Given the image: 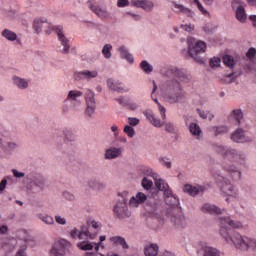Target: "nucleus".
Listing matches in <instances>:
<instances>
[{"instance_id": "nucleus-1", "label": "nucleus", "mask_w": 256, "mask_h": 256, "mask_svg": "<svg viewBox=\"0 0 256 256\" xmlns=\"http://www.w3.org/2000/svg\"><path fill=\"white\" fill-rule=\"evenodd\" d=\"M160 73L163 77L168 78L164 83V89L166 91L164 96L165 101L170 103V105L185 103L187 92L181 87V83L187 84L191 81V75L187 70L173 65H167L160 70Z\"/></svg>"}, {"instance_id": "nucleus-2", "label": "nucleus", "mask_w": 256, "mask_h": 256, "mask_svg": "<svg viewBox=\"0 0 256 256\" xmlns=\"http://www.w3.org/2000/svg\"><path fill=\"white\" fill-rule=\"evenodd\" d=\"M81 97H83V92L81 90H70L64 100V104L62 105V113L64 115H68V113H77L79 111V107L83 104L81 101Z\"/></svg>"}, {"instance_id": "nucleus-3", "label": "nucleus", "mask_w": 256, "mask_h": 256, "mask_svg": "<svg viewBox=\"0 0 256 256\" xmlns=\"http://www.w3.org/2000/svg\"><path fill=\"white\" fill-rule=\"evenodd\" d=\"M229 245H234L240 251H256V239L249 236H242L239 232H233L231 240H225Z\"/></svg>"}, {"instance_id": "nucleus-4", "label": "nucleus", "mask_w": 256, "mask_h": 256, "mask_svg": "<svg viewBox=\"0 0 256 256\" xmlns=\"http://www.w3.org/2000/svg\"><path fill=\"white\" fill-rule=\"evenodd\" d=\"M215 151L222 157H232L233 161L241 167H247V153L232 148L231 146L216 145Z\"/></svg>"}, {"instance_id": "nucleus-5", "label": "nucleus", "mask_w": 256, "mask_h": 256, "mask_svg": "<svg viewBox=\"0 0 256 256\" xmlns=\"http://www.w3.org/2000/svg\"><path fill=\"white\" fill-rule=\"evenodd\" d=\"M26 179L29 181L26 187L28 195H37L49 187L47 178L41 174L31 173L27 175Z\"/></svg>"}, {"instance_id": "nucleus-6", "label": "nucleus", "mask_w": 256, "mask_h": 256, "mask_svg": "<svg viewBox=\"0 0 256 256\" xmlns=\"http://www.w3.org/2000/svg\"><path fill=\"white\" fill-rule=\"evenodd\" d=\"M211 173L214 179H216V183L219 185L221 193L228 197H234L235 199L239 197V190H237V188L233 185V183H231L229 179L221 175V171L213 169Z\"/></svg>"}, {"instance_id": "nucleus-7", "label": "nucleus", "mask_w": 256, "mask_h": 256, "mask_svg": "<svg viewBox=\"0 0 256 256\" xmlns=\"http://www.w3.org/2000/svg\"><path fill=\"white\" fill-rule=\"evenodd\" d=\"M219 227V233L224 241H231V237H233V234L231 235V232L229 230L243 229V223H241V221L231 219L230 216L220 217Z\"/></svg>"}, {"instance_id": "nucleus-8", "label": "nucleus", "mask_w": 256, "mask_h": 256, "mask_svg": "<svg viewBox=\"0 0 256 256\" xmlns=\"http://www.w3.org/2000/svg\"><path fill=\"white\" fill-rule=\"evenodd\" d=\"M187 45H188V55L196 61V63L203 64L205 61L203 60V53H205L207 49V44H205L204 41L201 40H195V38L190 37L187 39Z\"/></svg>"}, {"instance_id": "nucleus-9", "label": "nucleus", "mask_w": 256, "mask_h": 256, "mask_svg": "<svg viewBox=\"0 0 256 256\" xmlns=\"http://www.w3.org/2000/svg\"><path fill=\"white\" fill-rule=\"evenodd\" d=\"M84 99L86 104L84 115L91 119L95 117V114L97 113V100L95 99V92L91 89H86Z\"/></svg>"}, {"instance_id": "nucleus-10", "label": "nucleus", "mask_w": 256, "mask_h": 256, "mask_svg": "<svg viewBox=\"0 0 256 256\" xmlns=\"http://www.w3.org/2000/svg\"><path fill=\"white\" fill-rule=\"evenodd\" d=\"M143 115L151 123V125H153V127L159 128L165 125V131H167V133H175V124H173V122L165 123V121H161V119L155 117L153 110H146L143 112Z\"/></svg>"}, {"instance_id": "nucleus-11", "label": "nucleus", "mask_w": 256, "mask_h": 256, "mask_svg": "<svg viewBox=\"0 0 256 256\" xmlns=\"http://www.w3.org/2000/svg\"><path fill=\"white\" fill-rule=\"evenodd\" d=\"M222 171L227 173L228 177H231L232 181H241L243 177V171L229 160H224L222 162Z\"/></svg>"}, {"instance_id": "nucleus-12", "label": "nucleus", "mask_w": 256, "mask_h": 256, "mask_svg": "<svg viewBox=\"0 0 256 256\" xmlns=\"http://www.w3.org/2000/svg\"><path fill=\"white\" fill-rule=\"evenodd\" d=\"M70 236L72 237V239H86V240H93L95 239V237H97V232H91L89 230V226L88 225H82L80 227V230L77 228H73L70 231Z\"/></svg>"}, {"instance_id": "nucleus-13", "label": "nucleus", "mask_w": 256, "mask_h": 256, "mask_svg": "<svg viewBox=\"0 0 256 256\" xmlns=\"http://www.w3.org/2000/svg\"><path fill=\"white\" fill-rule=\"evenodd\" d=\"M114 215L118 219H125V217H131V212L127 206V198L121 197L118 199L116 204L113 207Z\"/></svg>"}, {"instance_id": "nucleus-14", "label": "nucleus", "mask_w": 256, "mask_h": 256, "mask_svg": "<svg viewBox=\"0 0 256 256\" xmlns=\"http://www.w3.org/2000/svg\"><path fill=\"white\" fill-rule=\"evenodd\" d=\"M87 5L89 9L99 17L102 21H107L111 18V12L107 10V7L101 6L93 1H88Z\"/></svg>"}, {"instance_id": "nucleus-15", "label": "nucleus", "mask_w": 256, "mask_h": 256, "mask_svg": "<svg viewBox=\"0 0 256 256\" xmlns=\"http://www.w3.org/2000/svg\"><path fill=\"white\" fill-rule=\"evenodd\" d=\"M105 239H107V237H105V235H102L99 237V242L83 240V241L77 243V247H78V249H80V251H93V249H94L95 252L98 253L99 246H101V243H103V241H105Z\"/></svg>"}, {"instance_id": "nucleus-16", "label": "nucleus", "mask_w": 256, "mask_h": 256, "mask_svg": "<svg viewBox=\"0 0 256 256\" xmlns=\"http://www.w3.org/2000/svg\"><path fill=\"white\" fill-rule=\"evenodd\" d=\"M231 7L235 11V16L239 23H247V12L241 0H232Z\"/></svg>"}, {"instance_id": "nucleus-17", "label": "nucleus", "mask_w": 256, "mask_h": 256, "mask_svg": "<svg viewBox=\"0 0 256 256\" xmlns=\"http://www.w3.org/2000/svg\"><path fill=\"white\" fill-rule=\"evenodd\" d=\"M55 33L57 34V39L62 45L63 49L61 50V53L64 55H69V51L71 49V44H69V39L67 36H65V31L63 30V27H55Z\"/></svg>"}, {"instance_id": "nucleus-18", "label": "nucleus", "mask_w": 256, "mask_h": 256, "mask_svg": "<svg viewBox=\"0 0 256 256\" xmlns=\"http://www.w3.org/2000/svg\"><path fill=\"white\" fill-rule=\"evenodd\" d=\"M230 139L233 143H251L253 139L247 135H245V130L243 128H237L230 136Z\"/></svg>"}, {"instance_id": "nucleus-19", "label": "nucleus", "mask_w": 256, "mask_h": 256, "mask_svg": "<svg viewBox=\"0 0 256 256\" xmlns=\"http://www.w3.org/2000/svg\"><path fill=\"white\" fill-rule=\"evenodd\" d=\"M99 75L97 70H83L74 72L75 81H91Z\"/></svg>"}, {"instance_id": "nucleus-20", "label": "nucleus", "mask_w": 256, "mask_h": 256, "mask_svg": "<svg viewBox=\"0 0 256 256\" xmlns=\"http://www.w3.org/2000/svg\"><path fill=\"white\" fill-rule=\"evenodd\" d=\"M106 85L110 91H114L115 93H129L131 91V88L126 86L125 84L119 82V81H114L112 79H108L106 81Z\"/></svg>"}, {"instance_id": "nucleus-21", "label": "nucleus", "mask_w": 256, "mask_h": 256, "mask_svg": "<svg viewBox=\"0 0 256 256\" xmlns=\"http://www.w3.org/2000/svg\"><path fill=\"white\" fill-rule=\"evenodd\" d=\"M131 7L136 9H142L146 13H151L155 9V3L151 0H131Z\"/></svg>"}, {"instance_id": "nucleus-22", "label": "nucleus", "mask_w": 256, "mask_h": 256, "mask_svg": "<svg viewBox=\"0 0 256 256\" xmlns=\"http://www.w3.org/2000/svg\"><path fill=\"white\" fill-rule=\"evenodd\" d=\"M172 7L174 13H177L178 15H184L185 17H189L190 19H193V17H195V12H193V10L183 4L172 2Z\"/></svg>"}, {"instance_id": "nucleus-23", "label": "nucleus", "mask_w": 256, "mask_h": 256, "mask_svg": "<svg viewBox=\"0 0 256 256\" xmlns=\"http://www.w3.org/2000/svg\"><path fill=\"white\" fill-rule=\"evenodd\" d=\"M202 213H208V215H221L225 213V209L221 210V208L215 206V204L205 203L201 207Z\"/></svg>"}, {"instance_id": "nucleus-24", "label": "nucleus", "mask_w": 256, "mask_h": 256, "mask_svg": "<svg viewBox=\"0 0 256 256\" xmlns=\"http://www.w3.org/2000/svg\"><path fill=\"white\" fill-rule=\"evenodd\" d=\"M120 58L127 61L130 65H133L135 63V58L133 57V54L129 52V48L125 45H120L117 49Z\"/></svg>"}, {"instance_id": "nucleus-25", "label": "nucleus", "mask_w": 256, "mask_h": 256, "mask_svg": "<svg viewBox=\"0 0 256 256\" xmlns=\"http://www.w3.org/2000/svg\"><path fill=\"white\" fill-rule=\"evenodd\" d=\"M121 155H123V148L110 147L105 150L104 159L106 160L119 159Z\"/></svg>"}, {"instance_id": "nucleus-26", "label": "nucleus", "mask_w": 256, "mask_h": 256, "mask_svg": "<svg viewBox=\"0 0 256 256\" xmlns=\"http://www.w3.org/2000/svg\"><path fill=\"white\" fill-rule=\"evenodd\" d=\"M184 193H188V195H191V197H195L196 195H202L203 191H205V188L203 186H193L190 184H186L183 187Z\"/></svg>"}, {"instance_id": "nucleus-27", "label": "nucleus", "mask_w": 256, "mask_h": 256, "mask_svg": "<svg viewBox=\"0 0 256 256\" xmlns=\"http://www.w3.org/2000/svg\"><path fill=\"white\" fill-rule=\"evenodd\" d=\"M156 189L158 191H163L164 195H171V188L165 180L161 179V176L158 175L157 179H154Z\"/></svg>"}, {"instance_id": "nucleus-28", "label": "nucleus", "mask_w": 256, "mask_h": 256, "mask_svg": "<svg viewBox=\"0 0 256 256\" xmlns=\"http://www.w3.org/2000/svg\"><path fill=\"white\" fill-rule=\"evenodd\" d=\"M88 186L92 191H103L107 187V184L99 179L91 178L88 181Z\"/></svg>"}, {"instance_id": "nucleus-29", "label": "nucleus", "mask_w": 256, "mask_h": 256, "mask_svg": "<svg viewBox=\"0 0 256 256\" xmlns=\"http://www.w3.org/2000/svg\"><path fill=\"white\" fill-rule=\"evenodd\" d=\"M171 221L178 229H183L187 227V218L183 214H177L175 216H172Z\"/></svg>"}, {"instance_id": "nucleus-30", "label": "nucleus", "mask_w": 256, "mask_h": 256, "mask_svg": "<svg viewBox=\"0 0 256 256\" xmlns=\"http://www.w3.org/2000/svg\"><path fill=\"white\" fill-rule=\"evenodd\" d=\"M201 247L204 253L203 256H221V251H219V249L210 246L207 243H202Z\"/></svg>"}, {"instance_id": "nucleus-31", "label": "nucleus", "mask_w": 256, "mask_h": 256, "mask_svg": "<svg viewBox=\"0 0 256 256\" xmlns=\"http://www.w3.org/2000/svg\"><path fill=\"white\" fill-rule=\"evenodd\" d=\"M138 173L144 177H152L154 180L159 176V174H157L153 168L145 165L138 168Z\"/></svg>"}, {"instance_id": "nucleus-32", "label": "nucleus", "mask_w": 256, "mask_h": 256, "mask_svg": "<svg viewBox=\"0 0 256 256\" xmlns=\"http://www.w3.org/2000/svg\"><path fill=\"white\" fill-rule=\"evenodd\" d=\"M144 201H147V195L142 192H138L136 196H133L130 199L129 204L131 207H139V205L143 204Z\"/></svg>"}, {"instance_id": "nucleus-33", "label": "nucleus", "mask_w": 256, "mask_h": 256, "mask_svg": "<svg viewBox=\"0 0 256 256\" xmlns=\"http://www.w3.org/2000/svg\"><path fill=\"white\" fill-rule=\"evenodd\" d=\"M12 83L15 85L18 89H27L29 87V81L25 78H21L19 76H13L12 77Z\"/></svg>"}, {"instance_id": "nucleus-34", "label": "nucleus", "mask_w": 256, "mask_h": 256, "mask_svg": "<svg viewBox=\"0 0 256 256\" xmlns=\"http://www.w3.org/2000/svg\"><path fill=\"white\" fill-rule=\"evenodd\" d=\"M145 256H157L159 255V245L157 244H148L144 247Z\"/></svg>"}, {"instance_id": "nucleus-35", "label": "nucleus", "mask_w": 256, "mask_h": 256, "mask_svg": "<svg viewBox=\"0 0 256 256\" xmlns=\"http://www.w3.org/2000/svg\"><path fill=\"white\" fill-rule=\"evenodd\" d=\"M227 119H234V121H236L237 125H241V119H243V110H241V109L232 110L228 114Z\"/></svg>"}, {"instance_id": "nucleus-36", "label": "nucleus", "mask_w": 256, "mask_h": 256, "mask_svg": "<svg viewBox=\"0 0 256 256\" xmlns=\"http://www.w3.org/2000/svg\"><path fill=\"white\" fill-rule=\"evenodd\" d=\"M164 197L167 205H170V207H179V198L177 195L173 194L172 190L171 194L164 195Z\"/></svg>"}, {"instance_id": "nucleus-37", "label": "nucleus", "mask_w": 256, "mask_h": 256, "mask_svg": "<svg viewBox=\"0 0 256 256\" xmlns=\"http://www.w3.org/2000/svg\"><path fill=\"white\" fill-rule=\"evenodd\" d=\"M46 23H47V18L45 17L34 19L33 29L35 33L37 34L41 33V31H43V25H45Z\"/></svg>"}, {"instance_id": "nucleus-38", "label": "nucleus", "mask_w": 256, "mask_h": 256, "mask_svg": "<svg viewBox=\"0 0 256 256\" xmlns=\"http://www.w3.org/2000/svg\"><path fill=\"white\" fill-rule=\"evenodd\" d=\"M110 241L114 245L122 246V249H129V244H127V241L122 236H112L110 237Z\"/></svg>"}, {"instance_id": "nucleus-39", "label": "nucleus", "mask_w": 256, "mask_h": 256, "mask_svg": "<svg viewBox=\"0 0 256 256\" xmlns=\"http://www.w3.org/2000/svg\"><path fill=\"white\" fill-rule=\"evenodd\" d=\"M36 217L45 225H55V219L49 214L38 213Z\"/></svg>"}, {"instance_id": "nucleus-40", "label": "nucleus", "mask_w": 256, "mask_h": 256, "mask_svg": "<svg viewBox=\"0 0 256 256\" xmlns=\"http://www.w3.org/2000/svg\"><path fill=\"white\" fill-rule=\"evenodd\" d=\"M188 129L191 133V135H193V137H196V139H199L201 137V127L199 126V124L192 122L189 124Z\"/></svg>"}, {"instance_id": "nucleus-41", "label": "nucleus", "mask_w": 256, "mask_h": 256, "mask_svg": "<svg viewBox=\"0 0 256 256\" xmlns=\"http://www.w3.org/2000/svg\"><path fill=\"white\" fill-rule=\"evenodd\" d=\"M1 36L6 39V41H17V33L13 32V30H9L7 28H5L2 32H1Z\"/></svg>"}, {"instance_id": "nucleus-42", "label": "nucleus", "mask_w": 256, "mask_h": 256, "mask_svg": "<svg viewBox=\"0 0 256 256\" xmlns=\"http://www.w3.org/2000/svg\"><path fill=\"white\" fill-rule=\"evenodd\" d=\"M51 256H65V248L59 244L52 246L50 249Z\"/></svg>"}, {"instance_id": "nucleus-43", "label": "nucleus", "mask_w": 256, "mask_h": 256, "mask_svg": "<svg viewBox=\"0 0 256 256\" xmlns=\"http://www.w3.org/2000/svg\"><path fill=\"white\" fill-rule=\"evenodd\" d=\"M112 51H113V45L105 44L102 47V55L104 59H111V57H113V54L111 53Z\"/></svg>"}, {"instance_id": "nucleus-44", "label": "nucleus", "mask_w": 256, "mask_h": 256, "mask_svg": "<svg viewBox=\"0 0 256 256\" xmlns=\"http://www.w3.org/2000/svg\"><path fill=\"white\" fill-rule=\"evenodd\" d=\"M140 69H142L146 75H151V73H153V65H151L147 60H143L140 63Z\"/></svg>"}, {"instance_id": "nucleus-45", "label": "nucleus", "mask_w": 256, "mask_h": 256, "mask_svg": "<svg viewBox=\"0 0 256 256\" xmlns=\"http://www.w3.org/2000/svg\"><path fill=\"white\" fill-rule=\"evenodd\" d=\"M19 148V144L17 142L8 141L6 142V147L4 148V153L9 154L13 153L15 149Z\"/></svg>"}, {"instance_id": "nucleus-46", "label": "nucleus", "mask_w": 256, "mask_h": 256, "mask_svg": "<svg viewBox=\"0 0 256 256\" xmlns=\"http://www.w3.org/2000/svg\"><path fill=\"white\" fill-rule=\"evenodd\" d=\"M217 29V26H215L213 23L208 22L203 25V31L206 33V35H213Z\"/></svg>"}, {"instance_id": "nucleus-47", "label": "nucleus", "mask_w": 256, "mask_h": 256, "mask_svg": "<svg viewBox=\"0 0 256 256\" xmlns=\"http://www.w3.org/2000/svg\"><path fill=\"white\" fill-rule=\"evenodd\" d=\"M223 63L226 65V67H229L230 69H233L235 67V59L231 55H225L223 57Z\"/></svg>"}, {"instance_id": "nucleus-48", "label": "nucleus", "mask_w": 256, "mask_h": 256, "mask_svg": "<svg viewBox=\"0 0 256 256\" xmlns=\"http://www.w3.org/2000/svg\"><path fill=\"white\" fill-rule=\"evenodd\" d=\"M214 133L215 135H225L229 133V126H225V125L216 126Z\"/></svg>"}, {"instance_id": "nucleus-49", "label": "nucleus", "mask_w": 256, "mask_h": 256, "mask_svg": "<svg viewBox=\"0 0 256 256\" xmlns=\"http://www.w3.org/2000/svg\"><path fill=\"white\" fill-rule=\"evenodd\" d=\"M154 103H156L158 105V110L160 112V115L162 117V120L165 121V119H167V114H166V109L163 107V105H161V103L159 102V100L157 98L153 99Z\"/></svg>"}, {"instance_id": "nucleus-50", "label": "nucleus", "mask_w": 256, "mask_h": 256, "mask_svg": "<svg viewBox=\"0 0 256 256\" xmlns=\"http://www.w3.org/2000/svg\"><path fill=\"white\" fill-rule=\"evenodd\" d=\"M62 197L63 199H65L66 201H70L71 203H73V201H75V194H73V192H69L67 190L62 192Z\"/></svg>"}, {"instance_id": "nucleus-51", "label": "nucleus", "mask_w": 256, "mask_h": 256, "mask_svg": "<svg viewBox=\"0 0 256 256\" xmlns=\"http://www.w3.org/2000/svg\"><path fill=\"white\" fill-rule=\"evenodd\" d=\"M141 185L143 187V189H146V191H149V189H151V187H153V181L149 180V178L144 177L142 179Z\"/></svg>"}, {"instance_id": "nucleus-52", "label": "nucleus", "mask_w": 256, "mask_h": 256, "mask_svg": "<svg viewBox=\"0 0 256 256\" xmlns=\"http://www.w3.org/2000/svg\"><path fill=\"white\" fill-rule=\"evenodd\" d=\"M123 131L127 134L128 137H130V139H133V137H135V129L133 127L126 125L124 126Z\"/></svg>"}, {"instance_id": "nucleus-53", "label": "nucleus", "mask_w": 256, "mask_h": 256, "mask_svg": "<svg viewBox=\"0 0 256 256\" xmlns=\"http://www.w3.org/2000/svg\"><path fill=\"white\" fill-rule=\"evenodd\" d=\"M159 163H162V165H164V167H166L167 169H171L172 167L171 161L167 156L160 157Z\"/></svg>"}, {"instance_id": "nucleus-54", "label": "nucleus", "mask_w": 256, "mask_h": 256, "mask_svg": "<svg viewBox=\"0 0 256 256\" xmlns=\"http://www.w3.org/2000/svg\"><path fill=\"white\" fill-rule=\"evenodd\" d=\"M221 65V58L219 57H214L210 59V67L212 69H215V67H219Z\"/></svg>"}, {"instance_id": "nucleus-55", "label": "nucleus", "mask_w": 256, "mask_h": 256, "mask_svg": "<svg viewBox=\"0 0 256 256\" xmlns=\"http://www.w3.org/2000/svg\"><path fill=\"white\" fill-rule=\"evenodd\" d=\"M90 225L93 229H95V231H99L103 227V224L96 220L90 221Z\"/></svg>"}, {"instance_id": "nucleus-56", "label": "nucleus", "mask_w": 256, "mask_h": 256, "mask_svg": "<svg viewBox=\"0 0 256 256\" xmlns=\"http://www.w3.org/2000/svg\"><path fill=\"white\" fill-rule=\"evenodd\" d=\"M180 28H182L186 33H191V31L195 29V26L192 24H181Z\"/></svg>"}, {"instance_id": "nucleus-57", "label": "nucleus", "mask_w": 256, "mask_h": 256, "mask_svg": "<svg viewBox=\"0 0 256 256\" xmlns=\"http://www.w3.org/2000/svg\"><path fill=\"white\" fill-rule=\"evenodd\" d=\"M140 123V120L137 117H129L128 118V124L131 127H137V125Z\"/></svg>"}, {"instance_id": "nucleus-58", "label": "nucleus", "mask_w": 256, "mask_h": 256, "mask_svg": "<svg viewBox=\"0 0 256 256\" xmlns=\"http://www.w3.org/2000/svg\"><path fill=\"white\" fill-rule=\"evenodd\" d=\"M131 5V2L129 0H117V7L124 8L129 7Z\"/></svg>"}, {"instance_id": "nucleus-59", "label": "nucleus", "mask_w": 256, "mask_h": 256, "mask_svg": "<svg viewBox=\"0 0 256 256\" xmlns=\"http://www.w3.org/2000/svg\"><path fill=\"white\" fill-rule=\"evenodd\" d=\"M55 221L58 225H67V219H65V217H62L61 215H56Z\"/></svg>"}, {"instance_id": "nucleus-60", "label": "nucleus", "mask_w": 256, "mask_h": 256, "mask_svg": "<svg viewBox=\"0 0 256 256\" xmlns=\"http://www.w3.org/2000/svg\"><path fill=\"white\" fill-rule=\"evenodd\" d=\"M126 107H128L130 111H137V109H139V103L129 102L128 104H126Z\"/></svg>"}, {"instance_id": "nucleus-61", "label": "nucleus", "mask_w": 256, "mask_h": 256, "mask_svg": "<svg viewBox=\"0 0 256 256\" xmlns=\"http://www.w3.org/2000/svg\"><path fill=\"white\" fill-rule=\"evenodd\" d=\"M125 15H128L129 17H132L134 21H141V15L133 12H125Z\"/></svg>"}, {"instance_id": "nucleus-62", "label": "nucleus", "mask_w": 256, "mask_h": 256, "mask_svg": "<svg viewBox=\"0 0 256 256\" xmlns=\"http://www.w3.org/2000/svg\"><path fill=\"white\" fill-rule=\"evenodd\" d=\"M255 55H256L255 48H249L248 51L246 52V57H248V59H253Z\"/></svg>"}, {"instance_id": "nucleus-63", "label": "nucleus", "mask_w": 256, "mask_h": 256, "mask_svg": "<svg viewBox=\"0 0 256 256\" xmlns=\"http://www.w3.org/2000/svg\"><path fill=\"white\" fill-rule=\"evenodd\" d=\"M114 101H117V103H119V105H122V107H127V100H125L123 96L115 98Z\"/></svg>"}, {"instance_id": "nucleus-64", "label": "nucleus", "mask_w": 256, "mask_h": 256, "mask_svg": "<svg viewBox=\"0 0 256 256\" xmlns=\"http://www.w3.org/2000/svg\"><path fill=\"white\" fill-rule=\"evenodd\" d=\"M65 139L66 141H75V134H73L71 131H66Z\"/></svg>"}]
</instances>
